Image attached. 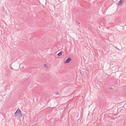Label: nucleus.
I'll return each mask as SVG.
<instances>
[{"label":"nucleus","mask_w":126,"mask_h":126,"mask_svg":"<svg viewBox=\"0 0 126 126\" xmlns=\"http://www.w3.org/2000/svg\"><path fill=\"white\" fill-rule=\"evenodd\" d=\"M15 117L19 118L22 116L21 111L20 109H18L17 110L15 113Z\"/></svg>","instance_id":"f257e3e1"},{"label":"nucleus","mask_w":126,"mask_h":126,"mask_svg":"<svg viewBox=\"0 0 126 126\" xmlns=\"http://www.w3.org/2000/svg\"><path fill=\"white\" fill-rule=\"evenodd\" d=\"M71 59L69 57H68L66 60L64 62V63H68L71 61Z\"/></svg>","instance_id":"f03ea898"},{"label":"nucleus","mask_w":126,"mask_h":126,"mask_svg":"<svg viewBox=\"0 0 126 126\" xmlns=\"http://www.w3.org/2000/svg\"><path fill=\"white\" fill-rule=\"evenodd\" d=\"M124 0H120L118 2V4L119 5H121L122 4V2L124 1Z\"/></svg>","instance_id":"7ed1b4c3"},{"label":"nucleus","mask_w":126,"mask_h":126,"mask_svg":"<svg viewBox=\"0 0 126 126\" xmlns=\"http://www.w3.org/2000/svg\"><path fill=\"white\" fill-rule=\"evenodd\" d=\"M62 53L63 52L61 51L57 54V55L59 56H60L62 55Z\"/></svg>","instance_id":"20e7f679"},{"label":"nucleus","mask_w":126,"mask_h":126,"mask_svg":"<svg viewBox=\"0 0 126 126\" xmlns=\"http://www.w3.org/2000/svg\"><path fill=\"white\" fill-rule=\"evenodd\" d=\"M76 23L78 24H80V22L78 21H76Z\"/></svg>","instance_id":"39448f33"},{"label":"nucleus","mask_w":126,"mask_h":126,"mask_svg":"<svg viewBox=\"0 0 126 126\" xmlns=\"http://www.w3.org/2000/svg\"><path fill=\"white\" fill-rule=\"evenodd\" d=\"M44 66L45 67H47V68H48V66H47V65L46 64H44Z\"/></svg>","instance_id":"423d86ee"},{"label":"nucleus","mask_w":126,"mask_h":126,"mask_svg":"<svg viewBox=\"0 0 126 126\" xmlns=\"http://www.w3.org/2000/svg\"><path fill=\"white\" fill-rule=\"evenodd\" d=\"M56 94H59V92H56Z\"/></svg>","instance_id":"0eeeda50"},{"label":"nucleus","mask_w":126,"mask_h":126,"mask_svg":"<svg viewBox=\"0 0 126 126\" xmlns=\"http://www.w3.org/2000/svg\"><path fill=\"white\" fill-rule=\"evenodd\" d=\"M10 67L12 69H13V68H12V67H11V66H10Z\"/></svg>","instance_id":"6e6552de"},{"label":"nucleus","mask_w":126,"mask_h":126,"mask_svg":"<svg viewBox=\"0 0 126 126\" xmlns=\"http://www.w3.org/2000/svg\"><path fill=\"white\" fill-rule=\"evenodd\" d=\"M112 88H111H111H111V89H112Z\"/></svg>","instance_id":"1a4fd4ad"},{"label":"nucleus","mask_w":126,"mask_h":126,"mask_svg":"<svg viewBox=\"0 0 126 126\" xmlns=\"http://www.w3.org/2000/svg\"><path fill=\"white\" fill-rule=\"evenodd\" d=\"M118 49L119 50H120V49Z\"/></svg>","instance_id":"9d476101"}]
</instances>
